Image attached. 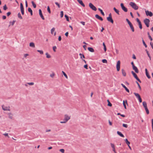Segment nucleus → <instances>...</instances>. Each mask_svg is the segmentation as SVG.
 I'll list each match as a JSON object with an SVG mask.
<instances>
[{
	"mask_svg": "<svg viewBox=\"0 0 153 153\" xmlns=\"http://www.w3.org/2000/svg\"><path fill=\"white\" fill-rule=\"evenodd\" d=\"M70 119V116H69L67 114H65L64 115V121H61L60 123H66Z\"/></svg>",
	"mask_w": 153,
	"mask_h": 153,
	"instance_id": "obj_1",
	"label": "nucleus"
},
{
	"mask_svg": "<svg viewBox=\"0 0 153 153\" xmlns=\"http://www.w3.org/2000/svg\"><path fill=\"white\" fill-rule=\"evenodd\" d=\"M121 85L123 86V88H124L125 89V88H126V86L124 84H122V83L121 84Z\"/></svg>",
	"mask_w": 153,
	"mask_h": 153,
	"instance_id": "obj_60",
	"label": "nucleus"
},
{
	"mask_svg": "<svg viewBox=\"0 0 153 153\" xmlns=\"http://www.w3.org/2000/svg\"><path fill=\"white\" fill-rule=\"evenodd\" d=\"M117 134L122 137H124V135L120 132L117 131Z\"/></svg>",
	"mask_w": 153,
	"mask_h": 153,
	"instance_id": "obj_20",
	"label": "nucleus"
},
{
	"mask_svg": "<svg viewBox=\"0 0 153 153\" xmlns=\"http://www.w3.org/2000/svg\"><path fill=\"white\" fill-rule=\"evenodd\" d=\"M120 6L121 7V8L125 12H126L128 11V9H127L126 7L123 5V3H121L120 4Z\"/></svg>",
	"mask_w": 153,
	"mask_h": 153,
	"instance_id": "obj_9",
	"label": "nucleus"
},
{
	"mask_svg": "<svg viewBox=\"0 0 153 153\" xmlns=\"http://www.w3.org/2000/svg\"><path fill=\"white\" fill-rule=\"evenodd\" d=\"M95 16L96 18L100 20L101 21H102L103 20V19L101 17L99 16L98 14H96L95 15Z\"/></svg>",
	"mask_w": 153,
	"mask_h": 153,
	"instance_id": "obj_14",
	"label": "nucleus"
},
{
	"mask_svg": "<svg viewBox=\"0 0 153 153\" xmlns=\"http://www.w3.org/2000/svg\"><path fill=\"white\" fill-rule=\"evenodd\" d=\"M56 46H54L53 47V50L54 52H56Z\"/></svg>",
	"mask_w": 153,
	"mask_h": 153,
	"instance_id": "obj_44",
	"label": "nucleus"
},
{
	"mask_svg": "<svg viewBox=\"0 0 153 153\" xmlns=\"http://www.w3.org/2000/svg\"><path fill=\"white\" fill-rule=\"evenodd\" d=\"M84 68H86V69H88V65H85L84 66Z\"/></svg>",
	"mask_w": 153,
	"mask_h": 153,
	"instance_id": "obj_62",
	"label": "nucleus"
},
{
	"mask_svg": "<svg viewBox=\"0 0 153 153\" xmlns=\"http://www.w3.org/2000/svg\"><path fill=\"white\" fill-rule=\"evenodd\" d=\"M152 131L153 132V119L152 120Z\"/></svg>",
	"mask_w": 153,
	"mask_h": 153,
	"instance_id": "obj_51",
	"label": "nucleus"
},
{
	"mask_svg": "<svg viewBox=\"0 0 153 153\" xmlns=\"http://www.w3.org/2000/svg\"><path fill=\"white\" fill-rule=\"evenodd\" d=\"M120 61H118L117 62V65H116V68L117 71H119L120 69Z\"/></svg>",
	"mask_w": 153,
	"mask_h": 153,
	"instance_id": "obj_8",
	"label": "nucleus"
},
{
	"mask_svg": "<svg viewBox=\"0 0 153 153\" xmlns=\"http://www.w3.org/2000/svg\"><path fill=\"white\" fill-rule=\"evenodd\" d=\"M65 18L66 19V20L67 21L69 22V17L68 16H67L66 15H65Z\"/></svg>",
	"mask_w": 153,
	"mask_h": 153,
	"instance_id": "obj_38",
	"label": "nucleus"
},
{
	"mask_svg": "<svg viewBox=\"0 0 153 153\" xmlns=\"http://www.w3.org/2000/svg\"><path fill=\"white\" fill-rule=\"evenodd\" d=\"M37 51L39 52L41 54H43V52L42 50H37Z\"/></svg>",
	"mask_w": 153,
	"mask_h": 153,
	"instance_id": "obj_36",
	"label": "nucleus"
},
{
	"mask_svg": "<svg viewBox=\"0 0 153 153\" xmlns=\"http://www.w3.org/2000/svg\"><path fill=\"white\" fill-rule=\"evenodd\" d=\"M107 101L108 102V106H110V107L112 105L110 103V102L109 100H107Z\"/></svg>",
	"mask_w": 153,
	"mask_h": 153,
	"instance_id": "obj_31",
	"label": "nucleus"
},
{
	"mask_svg": "<svg viewBox=\"0 0 153 153\" xmlns=\"http://www.w3.org/2000/svg\"><path fill=\"white\" fill-rule=\"evenodd\" d=\"M15 22H16V21L13 20V22H10V23L11 24V25H12L13 26L14 25V23H15Z\"/></svg>",
	"mask_w": 153,
	"mask_h": 153,
	"instance_id": "obj_39",
	"label": "nucleus"
},
{
	"mask_svg": "<svg viewBox=\"0 0 153 153\" xmlns=\"http://www.w3.org/2000/svg\"><path fill=\"white\" fill-rule=\"evenodd\" d=\"M89 6L90 7L92 10L95 11L97 10V8L91 3H89Z\"/></svg>",
	"mask_w": 153,
	"mask_h": 153,
	"instance_id": "obj_7",
	"label": "nucleus"
},
{
	"mask_svg": "<svg viewBox=\"0 0 153 153\" xmlns=\"http://www.w3.org/2000/svg\"><path fill=\"white\" fill-rule=\"evenodd\" d=\"M55 4L57 6L58 8L60 7V6L59 4L57 2H55Z\"/></svg>",
	"mask_w": 153,
	"mask_h": 153,
	"instance_id": "obj_52",
	"label": "nucleus"
},
{
	"mask_svg": "<svg viewBox=\"0 0 153 153\" xmlns=\"http://www.w3.org/2000/svg\"><path fill=\"white\" fill-rule=\"evenodd\" d=\"M114 10L119 15V11L115 7L113 8Z\"/></svg>",
	"mask_w": 153,
	"mask_h": 153,
	"instance_id": "obj_25",
	"label": "nucleus"
},
{
	"mask_svg": "<svg viewBox=\"0 0 153 153\" xmlns=\"http://www.w3.org/2000/svg\"><path fill=\"white\" fill-rule=\"evenodd\" d=\"M150 45L151 46L152 48L153 49V43L152 42L150 43Z\"/></svg>",
	"mask_w": 153,
	"mask_h": 153,
	"instance_id": "obj_63",
	"label": "nucleus"
},
{
	"mask_svg": "<svg viewBox=\"0 0 153 153\" xmlns=\"http://www.w3.org/2000/svg\"><path fill=\"white\" fill-rule=\"evenodd\" d=\"M2 18L3 19H6V16H3Z\"/></svg>",
	"mask_w": 153,
	"mask_h": 153,
	"instance_id": "obj_64",
	"label": "nucleus"
},
{
	"mask_svg": "<svg viewBox=\"0 0 153 153\" xmlns=\"http://www.w3.org/2000/svg\"><path fill=\"white\" fill-rule=\"evenodd\" d=\"M134 94L135 95V96L138 98L140 102H142V100L141 98L140 95L136 93H134Z\"/></svg>",
	"mask_w": 153,
	"mask_h": 153,
	"instance_id": "obj_4",
	"label": "nucleus"
},
{
	"mask_svg": "<svg viewBox=\"0 0 153 153\" xmlns=\"http://www.w3.org/2000/svg\"><path fill=\"white\" fill-rule=\"evenodd\" d=\"M3 9L4 10H6L7 9V7L6 5L5 4L4 6L3 7Z\"/></svg>",
	"mask_w": 153,
	"mask_h": 153,
	"instance_id": "obj_43",
	"label": "nucleus"
},
{
	"mask_svg": "<svg viewBox=\"0 0 153 153\" xmlns=\"http://www.w3.org/2000/svg\"><path fill=\"white\" fill-rule=\"evenodd\" d=\"M142 42H143V45L145 46L146 48L147 47V46L146 45V44L145 43V42H144V40H143V39H142Z\"/></svg>",
	"mask_w": 153,
	"mask_h": 153,
	"instance_id": "obj_40",
	"label": "nucleus"
},
{
	"mask_svg": "<svg viewBox=\"0 0 153 153\" xmlns=\"http://www.w3.org/2000/svg\"><path fill=\"white\" fill-rule=\"evenodd\" d=\"M132 74H133L134 77L140 82L141 83V81L139 79V78L137 77V74L133 71L131 72Z\"/></svg>",
	"mask_w": 153,
	"mask_h": 153,
	"instance_id": "obj_5",
	"label": "nucleus"
},
{
	"mask_svg": "<svg viewBox=\"0 0 153 153\" xmlns=\"http://www.w3.org/2000/svg\"><path fill=\"white\" fill-rule=\"evenodd\" d=\"M3 134L5 136H7L8 138L9 137L8 136V133H6Z\"/></svg>",
	"mask_w": 153,
	"mask_h": 153,
	"instance_id": "obj_55",
	"label": "nucleus"
},
{
	"mask_svg": "<svg viewBox=\"0 0 153 153\" xmlns=\"http://www.w3.org/2000/svg\"><path fill=\"white\" fill-rule=\"evenodd\" d=\"M31 3L32 4L33 7L34 8H36V5L35 3L33 1H31Z\"/></svg>",
	"mask_w": 153,
	"mask_h": 153,
	"instance_id": "obj_29",
	"label": "nucleus"
},
{
	"mask_svg": "<svg viewBox=\"0 0 153 153\" xmlns=\"http://www.w3.org/2000/svg\"><path fill=\"white\" fill-rule=\"evenodd\" d=\"M126 20L129 25L131 24V23L130 22L129 20L128 19H126Z\"/></svg>",
	"mask_w": 153,
	"mask_h": 153,
	"instance_id": "obj_41",
	"label": "nucleus"
},
{
	"mask_svg": "<svg viewBox=\"0 0 153 153\" xmlns=\"http://www.w3.org/2000/svg\"><path fill=\"white\" fill-rule=\"evenodd\" d=\"M88 50L90 52H94V49L92 48L88 47Z\"/></svg>",
	"mask_w": 153,
	"mask_h": 153,
	"instance_id": "obj_23",
	"label": "nucleus"
},
{
	"mask_svg": "<svg viewBox=\"0 0 153 153\" xmlns=\"http://www.w3.org/2000/svg\"><path fill=\"white\" fill-rule=\"evenodd\" d=\"M121 85L123 86V88H124L125 89V88H126V86L124 84H122V83L121 84Z\"/></svg>",
	"mask_w": 153,
	"mask_h": 153,
	"instance_id": "obj_61",
	"label": "nucleus"
},
{
	"mask_svg": "<svg viewBox=\"0 0 153 153\" xmlns=\"http://www.w3.org/2000/svg\"><path fill=\"white\" fill-rule=\"evenodd\" d=\"M145 71H146V76H147V77L149 79L151 77L149 74V73L147 71V69L146 68L145 69Z\"/></svg>",
	"mask_w": 153,
	"mask_h": 153,
	"instance_id": "obj_17",
	"label": "nucleus"
},
{
	"mask_svg": "<svg viewBox=\"0 0 153 153\" xmlns=\"http://www.w3.org/2000/svg\"><path fill=\"white\" fill-rule=\"evenodd\" d=\"M145 110H146V113H147V114H149V110L148 109V108H146V109H145Z\"/></svg>",
	"mask_w": 153,
	"mask_h": 153,
	"instance_id": "obj_49",
	"label": "nucleus"
},
{
	"mask_svg": "<svg viewBox=\"0 0 153 153\" xmlns=\"http://www.w3.org/2000/svg\"><path fill=\"white\" fill-rule=\"evenodd\" d=\"M2 109L4 111H10V107L9 106H5L4 105L2 106Z\"/></svg>",
	"mask_w": 153,
	"mask_h": 153,
	"instance_id": "obj_6",
	"label": "nucleus"
},
{
	"mask_svg": "<svg viewBox=\"0 0 153 153\" xmlns=\"http://www.w3.org/2000/svg\"><path fill=\"white\" fill-rule=\"evenodd\" d=\"M78 2L83 7H85L84 4L83 3L82 1L81 0H77Z\"/></svg>",
	"mask_w": 153,
	"mask_h": 153,
	"instance_id": "obj_16",
	"label": "nucleus"
},
{
	"mask_svg": "<svg viewBox=\"0 0 153 153\" xmlns=\"http://www.w3.org/2000/svg\"><path fill=\"white\" fill-rule=\"evenodd\" d=\"M11 14V13L10 12H8L7 13V16H8Z\"/></svg>",
	"mask_w": 153,
	"mask_h": 153,
	"instance_id": "obj_57",
	"label": "nucleus"
},
{
	"mask_svg": "<svg viewBox=\"0 0 153 153\" xmlns=\"http://www.w3.org/2000/svg\"><path fill=\"white\" fill-rule=\"evenodd\" d=\"M136 83H137V84L139 89H140V90H141V87L140 85H139V83L137 82H136Z\"/></svg>",
	"mask_w": 153,
	"mask_h": 153,
	"instance_id": "obj_53",
	"label": "nucleus"
},
{
	"mask_svg": "<svg viewBox=\"0 0 153 153\" xmlns=\"http://www.w3.org/2000/svg\"><path fill=\"white\" fill-rule=\"evenodd\" d=\"M107 19L108 21L111 22L112 24L113 23L114 21L112 18H111L110 17H108L107 18Z\"/></svg>",
	"mask_w": 153,
	"mask_h": 153,
	"instance_id": "obj_12",
	"label": "nucleus"
},
{
	"mask_svg": "<svg viewBox=\"0 0 153 153\" xmlns=\"http://www.w3.org/2000/svg\"><path fill=\"white\" fill-rule=\"evenodd\" d=\"M123 76H125L126 75V73L125 70L122 69L121 70Z\"/></svg>",
	"mask_w": 153,
	"mask_h": 153,
	"instance_id": "obj_19",
	"label": "nucleus"
},
{
	"mask_svg": "<svg viewBox=\"0 0 153 153\" xmlns=\"http://www.w3.org/2000/svg\"><path fill=\"white\" fill-rule=\"evenodd\" d=\"M149 39L151 41H152V39L150 35L149 36Z\"/></svg>",
	"mask_w": 153,
	"mask_h": 153,
	"instance_id": "obj_58",
	"label": "nucleus"
},
{
	"mask_svg": "<svg viewBox=\"0 0 153 153\" xmlns=\"http://www.w3.org/2000/svg\"><path fill=\"white\" fill-rule=\"evenodd\" d=\"M62 74L66 79L68 78V76L63 71H62Z\"/></svg>",
	"mask_w": 153,
	"mask_h": 153,
	"instance_id": "obj_32",
	"label": "nucleus"
},
{
	"mask_svg": "<svg viewBox=\"0 0 153 153\" xmlns=\"http://www.w3.org/2000/svg\"><path fill=\"white\" fill-rule=\"evenodd\" d=\"M47 10H48V12L49 13H51V10H50V7H49V6H48V7H47Z\"/></svg>",
	"mask_w": 153,
	"mask_h": 153,
	"instance_id": "obj_50",
	"label": "nucleus"
},
{
	"mask_svg": "<svg viewBox=\"0 0 153 153\" xmlns=\"http://www.w3.org/2000/svg\"><path fill=\"white\" fill-rule=\"evenodd\" d=\"M121 85L123 86V88H124L125 89V88H126V86L124 84H122V83L121 84Z\"/></svg>",
	"mask_w": 153,
	"mask_h": 153,
	"instance_id": "obj_59",
	"label": "nucleus"
},
{
	"mask_svg": "<svg viewBox=\"0 0 153 153\" xmlns=\"http://www.w3.org/2000/svg\"><path fill=\"white\" fill-rule=\"evenodd\" d=\"M102 62L103 63H107V60L105 59H103L102 60Z\"/></svg>",
	"mask_w": 153,
	"mask_h": 153,
	"instance_id": "obj_42",
	"label": "nucleus"
},
{
	"mask_svg": "<svg viewBox=\"0 0 153 153\" xmlns=\"http://www.w3.org/2000/svg\"><path fill=\"white\" fill-rule=\"evenodd\" d=\"M98 10L100 11L101 13L102 14L103 16H104V15H105L104 13V12H103L102 10L100 8H98Z\"/></svg>",
	"mask_w": 153,
	"mask_h": 153,
	"instance_id": "obj_28",
	"label": "nucleus"
},
{
	"mask_svg": "<svg viewBox=\"0 0 153 153\" xmlns=\"http://www.w3.org/2000/svg\"><path fill=\"white\" fill-rule=\"evenodd\" d=\"M45 55L46 56V57L48 58H50L51 57V56L48 53H46Z\"/></svg>",
	"mask_w": 153,
	"mask_h": 153,
	"instance_id": "obj_30",
	"label": "nucleus"
},
{
	"mask_svg": "<svg viewBox=\"0 0 153 153\" xmlns=\"http://www.w3.org/2000/svg\"><path fill=\"white\" fill-rule=\"evenodd\" d=\"M136 20L138 23L141 22L140 21L138 18H137Z\"/></svg>",
	"mask_w": 153,
	"mask_h": 153,
	"instance_id": "obj_56",
	"label": "nucleus"
},
{
	"mask_svg": "<svg viewBox=\"0 0 153 153\" xmlns=\"http://www.w3.org/2000/svg\"><path fill=\"white\" fill-rule=\"evenodd\" d=\"M39 15L41 17L43 20H44L45 18L42 14V12L41 9L39 10Z\"/></svg>",
	"mask_w": 153,
	"mask_h": 153,
	"instance_id": "obj_11",
	"label": "nucleus"
},
{
	"mask_svg": "<svg viewBox=\"0 0 153 153\" xmlns=\"http://www.w3.org/2000/svg\"><path fill=\"white\" fill-rule=\"evenodd\" d=\"M138 24V25H139V26L140 28V29H142V25L141 22L140 23H139Z\"/></svg>",
	"mask_w": 153,
	"mask_h": 153,
	"instance_id": "obj_34",
	"label": "nucleus"
},
{
	"mask_svg": "<svg viewBox=\"0 0 153 153\" xmlns=\"http://www.w3.org/2000/svg\"><path fill=\"white\" fill-rule=\"evenodd\" d=\"M129 25L132 31L133 32H134V27L132 24H130Z\"/></svg>",
	"mask_w": 153,
	"mask_h": 153,
	"instance_id": "obj_22",
	"label": "nucleus"
},
{
	"mask_svg": "<svg viewBox=\"0 0 153 153\" xmlns=\"http://www.w3.org/2000/svg\"><path fill=\"white\" fill-rule=\"evenodd\" d=\"M20 5L21 11L24 10L23 6V5L22 4V3H21Z\"/></svg>",
	"mask_w": 153,
	"mask_h": 153,
	"instance_id": "obj_26",
	"label": "nucleus"
},
{
	"mask_svg": "<svg viewBox=\"0 0 153 153\" xmlns=\"http://www.w3.org/2000/svg\"><path fill=\"white\" fill-rule=\"evenodd\" d=\"M132 68L135 71L136 73H139V70L137 69V68L136 66H134V67H133Z\"/></svg>",
	"mask_w": 153,
	"mask_h": 153,
	"instance_id": "obj_15",
	"label": "nucleus"
},
{
	"mask_svg": "<svg viewBox=\"0 0 153 153\" xmlns=\"http://www.w3.org/2000/svg\"><path fill=\"white\" fill-rule=\"evenodd\" d=\"M123 127L126 128H127L128 127V126L127 125V124H123Z\"/></svg>",
	"mask_w": 153,
	"mask_h": 153,
	"instance_id": "obj_47",
	"label": "nucleus"
},
{
	"mask_svg": "<svg viewBox=\"0 0 153 153\" xmlns=\"http://www.w3.org/2000/svg\"><path fill=\"white\" fill-rule=\"evenodd\" d=\"M18 17H19V19H22V17L21 16V14L20 13H18Z\"/></svg>",
	"mask_w": 153,
	"mask_h": 153,
	"instance_id": "obj_33",
	"label": "nucleus"
},
{
	"mask_svg": "<svg viewBox=\"0 0 153 153\" xmlns=\"http://www.w3.org/2000/svg\"><path fill=\"white\" fill-rule=\"evenodd\" d=\"M9 118L10 119H12L13 118V114L11 113H9L7 114Z\"/></svg>",
	"mask_w": 153,
	"mask_h": 153,
	"instance_id": "obj_13",
	"label": "nucleus"
},
{
	"mask_svg": "<svg viewBox=\"0 0 153 153\" xmlns=\"http://www.w3.org/2000/svg\"><path fill=\"white\" fill-rule=\"evenodd\" d=\"M146 53H147V55H148V56L150 60H151V56H150V54H149V52L147 50H146Z\"/></svg>",
	"mask_w": 153,
	"mask_h": 153,
	"instance_id": "obj_35",
	"label": "nucleus"
},
{
	"mask_svg": "<svg viewBox=\"0 0 153 153\" xmlns=\"http://www.w3.org/2000/svg\"><path fill=\"white\" fill-rule=\"evenodd\" d=\"M55 30V28L54 27H53L51 30V33L53 34V32Z\"/></svg>",
	"mask_w": 153,
	"mask_h": 153,
	"instance_id": "obj_37",
	"label": "nucleus"
},
{
	"mask_svg": "<svg viewBox=\"0 0 153 153\" xmlns=\"http://www.w3.org/2000/svg\"><path fill=\"white\" fill-rule=\"evenodd\" d=\"M27 84L29 85H34V83L33 82H29L27 83Z\"/></svg>",
	"mask_w": 153,
	"mask_h": 153,
	"instance_id": "obj_54",
	"label": "nucleus"
},
{
	"mask_svg": "<svg viewBox=\"0 0 153 153\" xmlns=\"http://www.w3.org/2000/svg\"><path fill=\"white\" fill-rule=\"evenodd\" d=\"M59 151L62 153H64L65 152V150L63 149H60Z\"/></svg>",
	"mask_w": 153,
	"mask_h": 153,
	"instance_id": "obj_48",
	"label": "nucleus"
},
{
	"mask_svg": "<svg viewBox=\"0 0 153 153\" xmlns=\"http://www.w3.org/2000/svg\"><path fill=\"white\" fill-rule=\"evenodd\" d=\"M111 147H112V148L113 149V151L115 153H116V152L115 151L114 145L112 143H111Z\"/></svg>",
	"mask_w": 153,
	"mask_h": 153,
	"instance_id": "obj_18",
	"label": "nucleus"
},
{
	"mask_svg": "<svg viewBox=\"0 0 153 153\" xmlns=\"http://www.w3.org/2000/svg\"><path fill=\"white\" fill-rule=\"evenodd\" d=\"M125 141L126 142V143L128 145H130V142L128 141V140L127 139H126L125 140Z\"/></svg>",
	"mask_w": 153,
	"mask_h": 153,
	"instance_id": "obj_27",
	"label": "nucleus"
},
{
	"mask_svg": "<svg viewBox=\"0 0 153 153\" xmlns=\"http://www.w3.org/2000/svg\"><path fill=\"white\" fill-rule=\"evenodd\" d=\"M129 4L135 10H137L138 9V7L137 6L136 4L134 2H130Z\"/></svg>",
	"mask_w": 153,
	"mask_h": 153,
	"instance_id": "obj_2",
	"label": "nucleus"
},
{
	"mask_svg": "<svg viewBox=\"0 0 153 153\" xmlns=\"http://www.w3.org/2000/svg\"><path fill=\"white\" fill-rule=\"evenodd\" d=\"M143 105L144 106H146L147 105V103H146V102H145V101H144L143 102Z\"/></svg>",
	"mask_w": 153,
	"mask_h": 153,
	"instance_id": "obj_46",
	"label": "nucleus"
},
{
	"mask_svg": "<svg viewBox=\"0 0 153 153\" xmlns=\"http://www.w3.org/2000/svg\"><path fill=\"white\" fill-rule=\"evenodd\" d=\"M30 46L32 47V48H35V45L34 43L32 42H30L29 44Z\"/></svg>",
	"mask_w": 153,
	"mask_h": 153,
	"instance_id": "obj_21",
	"label": "nucleus"
},
{
	"mask_svg": "<svg viewBox=\"0 0 153 153\" xmlns=\"http://www.w3.org/2000/svg\"><path fill=\"white\" fill-rule=\"evenodd\" d=\"M63 16V11H61L60 12V16L62 18Z\"/></svg>",
	"mask_w": 153,
	"mask_h": 153,
	"instance_id": "obj_45",
	"label": "nucleus"
},
{
	"mask_svg": "<svg viewBox=\"0 0 153 153\" xmlns=\"http://www.w3.org/2000/svg\"><path fill=\"white\" fill-rule=\"evenodd\" d=\"M145 12L147 16H149L151 17L153 15L151 11H149L148 10H146Z\"/></svg>",
	"mask_w": 153,
	"mask_h": 153,
	"instance_id": "obj_10",
	"label": "nucleus"
},
{
	"mask_svg": "<svg viewBox=\"0 0 153 153\" xmlns=\"http://www.w3.org/2000/svg\"><path fill=\"white\" fill-rule=\"evenodd\" d=\"M150 20L148 19H145L143 20L144 23L147 27H149V25Z\"/></svg>",
	"mask_w": 153,
	"mask_h": 153,
	"instance_id": "obj_3",
	"label": "nucleus"
},
{
	"mask_svg": "<svg viewBox=\"0 0 153 153\" xmlns=\"http://www.w3.org/2000/svg\"><path fill=\"white\" fill-rule=\"evenodd\" d=\"M28 11L30 13L31 15L32 16L33 15V11L29 7L28 8Z\"/></svg>",
	"mask_w": 153,
	"mask_h": 153,
	"instance_id": "obj_24",
	"label": "nucleus"
}]
</instances>
